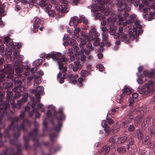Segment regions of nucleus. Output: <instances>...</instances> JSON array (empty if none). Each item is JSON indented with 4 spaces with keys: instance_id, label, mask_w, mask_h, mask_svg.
Segmentation results:
<instances>
[{
    "instance_id": "f257e3e1",
    "label": "nucleus",
    "mask_w": 155,
    "mask_h": 155,
    "mask_svg": "<svg viewBox=\"0 0 155 155\" xmlns=\"http://www.w3.org/2000/svg\"><path fill=\"white\" fill-rule=\"evenodd\" d=\"M25 116L24 112H21L18 117H13L11 119V125L5 130L2 135L0 133V148L3 145L4 141H5L7 139H10V135L9 133L10 130H12L14 131V137L15 138H17L20 136V130H22L24 131H27L25 127V125L30 126L32 123L28 119L23 120L20 125L19 126L17 123L23 119ZM2 124L1 122L0 121V125ZM1 127H0V128Z\"/></svg>"
},
{
    "instance_id": "f03ea898",
    "label": "nucleus",
    "mask_w": 155,
    "mask_h": 155,
    "mask_svg": "<svg viewBox=\"0 0 155 155\" xmlns=\"http://www.w3.org/2000/svg\"><path fill=\"white\" fill-rule=\"evenodd\" d=\"M6 101L0 104V121H1V118L4 117L6 113V110L9 108L10 103L13 107L15 106V103L14 100L15 99L13 96V94L11 91L8 90L6 91Z\"/></svg>"
},
{
    "instance_id": "7ed1b4c3",
    "label": "nucleus",
    "mask_w": 155,
    "mask_h": 155,
    "mask_svg": "<svg viewBox=\"0 0 155 155\" xmlns=\"http://www.w3.org/2000/svg\"><path fill=\"white\" fill-rule=\"evenodd\" d=\"M54 115L57 120V124L54 123L53 120L51 121V124L53 126V130L59 132L62 127V121L64 120L65 119V116L63 112V109L60 108L58 112L54 110Z\"/></svg>"
},
{
    "instance_id": "20e7f679",
    "label": "nucleus",
    "mask_w": 155,
    "mask_h": 155,
    "mask_svg": "<svg viewBox=\"0 0 155 155\" xmlns=\"http://www.w3.org/2000/svg\"><path fill=\"white\" fill-rule=\"evenodd\" d=\"M111 9H108L104 14L105 15H109L108 17L106 22V25H108L107 32L109 33L110 35H113L116 33V27L114 23L116 21V19L113 17L115 13L114 11H112Z\"/></svg>"
},
{
    "instance_id": "39448f33",
    "label": "nucleus",
    "mask_w": 155,
    "mask_h": 155,
    "mask_svg": "<svg viewBox=\"0 0 155 155\" xmlns=\"http://www.w3.org/2000/svg\"><path fill=\"white\" fill-rule=\"evenodd\" d=\"M38 130V128H36L34 130L31 131L30 133L28 134V137L24 136V140L25 143V147L26 149H28L30 148L28 143L29 140V138L30 137L33 138V140L34 142V147H37L40 146V143L36 137Z\"/></svg>"
},
{
    "instance_id": "423d86ee",
    "label": "nucleus",
    "mask_w": 155,
    "mask_h": 155,
    "mask_svg": "<svg viewBox=\"0 0 155 155\" xmlns=\"http://www.w3.org/2000/svg\"><path fill=\"white\" fill-rule=\"evenodd\" d=\"M130 24L132 23H134L136 25V28L133 29L134 31L139 32L140 33H142L143 30L142 29V26L140 25V22L139 20H137L136 16L135 15H132L129 17V20L127 21L126 23H124L123 25H127V23Z\"/></svg>"
},
{
    "instance_id": "0eeeda50",
    "label": "nucleus",
    "mask_w": 155,
    "mask_h": 155,
    "mask_svg": "<svg viewBox=\"0 0 155 155\" xmlns=\"http://www.w3.org/2000/svg\"><path fill=\"white\" fill-rule=\"evenodd\" d=\"M17 150L14 148L10 147L6 149L0 155H22L21 153V146L19 143H16Z\"/></svg>"
},
{
    "instance_id": "6e6552de",
    "label": "nucleus",
    "mask_w": 155,
    "mask_h": 155,
    "mask_svg": "<svg viewBox=\"0 0 155 155\" xmlns=\"http://www.w3.org/2000/svg\"><path fill=\"white\" fill-rule=\"evenodd\" d=\"M154 83L152 81H149L148 83L145 84V87L138 90L139 93L143 95H145L154 92L155 90L153 87Z\"/></svg>"
},
{
    "instance_id": "1a4fd4ad",
    "label": "nucleus",
    "mask_w": 155,
    "mask_h": 155,
    "mask_svg": "<svg viewBox=\"0 0 155 155\" xmlns=\"http://www.w3.org/2000/svg\"><path fill=\"white\" fill-rule=\"evenodd\" d=\"M128 35L124 33H122L120 34V38L121 41H124L125 43H130V40L133 41L135 38L139 37V35L137 33H134L133 31H130L128 32Z\"/></svg>"
},
{
    "instance_id": "9d476101",
    "label": "nucleus",
    "mask_w": 155,
    "mask_h": 155,
    "mask_svg": "<svg viewBox=\"0 0 155 155\" xmlns=\"http://www.w3.org/2000/svg\"><path fill=\"white\" fill-rule=\"evenodd\" d=\"M13 58L14 59L13 61V64H21L22 63L23 56L20 54L18 49H14L13 50Z\"/></svg>"
},
{
    "instance_id": "9b49d317",
    "label": "nucleus",
    "mask_w": 155,
    "mask_h": 155,
    "mask_svg": "<svg viewBox=\"0 0 155 155\" xmlns=\"http://www.w3.org/2000/svg\"><path fill=\"white\" fill-rule=\"evenodd\" d=\"M12 65L10 64H6L4 65L3 70L5 74L8 75L6 76L7 81H9L14 77V70L13 69Z\"/></svg>"
},
{
    "instance_id": "f8f14e48",
    "label": "nucleus",
    "mask_w": 155,
    "mask_h": 155,
    "mask_svg": "<svg viewBox=\"0 0 155 155\" xmlns=\"http://www.w3.org/2000/svg\"><path fill=\"white\" fill-rule=\"evenodd\" d=\"M43 23V22L40 18H35L33 24V32L34 33L36 32L38 30L39 27L42 25Z\"/></svg>"
},
{
    "instance_id": "ddd939ff",
    "label": "nucleus",
    "mask_w": 155,
    "mask_h": 155,
    "mask_svg": "<svg viewBox=\"0 0 155 155\" xmlns=\"http://www.w3.org/2000/svg\"><path fill=\"white\" fill-rule=\"evenodd\" d=\"M117 9L119 11H123L125 9L126 12H129L130 10V8L127 7L126 4L122 2V0H119L117 2Z\"/></svg>"
},
{
    "instance_id": "4468645a",
    "label": "nucleus",
    "mask_w": 155,
    "mask_h": 155,
    "mask_svg": "<svg viewBox=\"0 0 155 155\" xmlns=\"http://www.w3.org/2000/svg\"><path fill=\"white\" fill-rule=\"evenodd\" d=\"M4 40L6 45L9 47L8 48L10 49L15 47V45H17L16 43H15V45H14L12 40L9 38L8 35L5 37Z\"/></svg>"
},
{
    "instance_id": "2eb2a0df",
    "label": "nucleus",
    "mask_w": 155,
    "mask_h": 155,
    "mask_svg": "<svg viewBox=\"0 0 155 155\" xmlns=\"http://www.w3.org/2000/svg\"><path fill=\"white\" fill-rule=\"evenodd\" d=\"M66 61V59H64L63 57L61 58L60 61H59L58 62V65L59 66V68L60 70L62 69V71L64 73H65L67 70V68L64 66L63 63L64 62Z\"/></svg>"
},
{
    "instance_id": "dca6fc26",
    "label": "nucleus",
    "mask_w": 155,
    "mask_h": 155,
    "mask_svg": "<svg viewBox=\"0 0 155 155\" xmlns=\"http://www.w3.org/2000/svg\"><path fill=\"white\" fill-rule=\"evenodd\" d=\"M132 93V89L129 87H126L122 90V96L126 98Z\"/></svg>"
},
{
    "instance_id": "f3484780",
    "label": "nucleus",
    "mask_w": 155,
    "mask_h": 155,
    "mask_svg": "<svg viewBox=\"0 0 155 155\" xmlns=\"http://www.w3.org/2000/svg\"><path fill=\"white\" fill-rule=\"evenodd\" d=\"M81 21L78 20V17L77 16H74L71 18L70 21L69 25L71 26H74L75 28L77 26L78 23L81 22Z\"/></svg>"
},
{
    "instance_id": "a211bd4d",
    "label": "nucleus",
    "mask_w": 155,
    "mask_h": 155,
    "mask_svg": "<svg viewBox=\"0 0 155 155\" xmlns=\"http://www.w3.org/2000/svg\"><path fill=\"white\" fill-rule=\"evenodd\" d=\"M10 79L12 80V82L15 83V87L14 88H18L21 87H23V86H21L22 82L20 80H19L18 78H13V77Z\"/></svg>"
},
{
    "instance_id": "6ab92c4d",
    "label": "nucleus",
    "mask_w": 155,
    "mask_h": 155,
    "mask_svg": "<svg viewBox=\"0 0 155 155\" xmlns=\"http://www.w3.org/2000/svg\"><path fill=\"white\" fill-rule=\"evenodd\" d=\"M15 93V97H19L21 95L20 93L24 91V87H21L18 88H14L12 90Z\"/></svg>"
},
{
    "instance_id": "aec40b11",
    "label": "nucleus",
    "mask_w": 155,
    "mask_h": 155,
    "mask_svg": "<svg viewBox=\"0 0 155 155\" xmlns=\"http://www.w3.org/2000/svg\"><path fill=\"white\" fill-rule=\"evenodd\" d=\"M44 74V73L41 70L37 72V75L34 76V78L35 79V81H37L36 83L38 84H40L41 82V77Z\"/></svg>"
},
{
    "instance_id": "412c9836",
    "label": "nucleus",
    "mask_w": 155,
    "mask_h": 155,
    "mask_svg": "<svg viewBox=\"0 0 155 155\" xmlns=\"http://www.w3.org/2000/svg\"><path fill=\"white\" fill-rule=\"evenodd\" d=\"M150 120L151 117L150 116H148L145 117L141 124L142 128L144 129L147 127L150 122Z\"/></svg>"
},
{
    "instance_id": "4be33fe9",
    "label": "nucleus",
    "mask_w": 155,
    "mask_h": 155,
    "mask_svg": "<svg viewBox=\"0 0 155 155\" xmlns=\"http://www.w3.org/2000/svg\"><path fill=\"white\" fill-rule=\"evenodd\" d=\"M37 81H35L34 84V87L36 89L37 93H40L43 94L44 88L43 86H39L38 85L40 84L37 83Z\"/></svg>"
},
{
    "instance_id": "5701e85b",
    "label": "nucleus",
    "mask_w": 155,
    "mask_h": 155,
    "mask_svg": "<svg viewBox=\"0 0 155 155\" xmlns=\"http://www.w3.org/2000/svg\"><path fill=\"white\" fill-rule=\"evenodd\" d=\"M13 67L17 73H20L23 70V66L21 64H13Z\"/></svg>"
},
{
    "instance_id": "b1692460",
    "label": "nucleus",
    "mask_w": 155,
    "mask_h": 155,
    "mask_svg": "<svg viewBox=\"0 0 155 155\" xmlns=\"http://www.w3.org/2000/svg\"><path fill=\"white\" fill-rule=\"evenodd\" d=\"M64 57L65 58V56L64 55H62V54L60 52H54V60L57 61L58 64V62L59 61H60L61 58Z\"/></svg>"
},
{
    "instance_id": "393cba45",
    "label": "nucleus",
    "mask_w": 155,
    "mask_h": 155,
    "mask_svg": "<svg viewBox=\"0 0 155 155\" xmlns=\"http://www.w3.org/2000/svg\"><path fill=\"white\" fill-rule=\"evenodd\" d=\"M13 84L12 83L6 82L3 83L2 84L1 87H2L4 89H6L7 90H8L9 91H10L9 90H10V89H11L13 87ZM0 89L1 90L0 87Z\"/></svg>"
},
{
    "instance_id": "a878e982",
    "label": "nucleus",
    "mask_w": 155,
    "mask_h": 155,
    "mask_svg": "<svg viewBox=\"0 0 155 155\" xmlns=\"http://www.w3.org/2000/svg\"><path fill=\"white\" fill-rule=\"evenodd\" d=\"M86 79L85 78H82L80 77L78 78V81L75 80H73V81H69L70 83H71V82H72L73 83H77L78 82L79 83V87H81L83 86L82 82L84 81Z\"/></svg>"
},
{
    "instance_id": "bb28decb",
    "label": "nucleus",
    "mask_w": 155,
    "mask_h": 155,
    "mask_svg": "<svg viewBox=\"0 0 155 155\" xmlns=\"http://www.w3.org/2000/svg\"><path fill=\"white\" fill-rule=\"evenodd\" d=\"M67 4L66 3H63L61 5V12L62 13H66L69 10L68 8Z\"/></svg>"
},
{
    "instance_id": "cd10ccee",
    "label": "nucleus",
    "mask_w": 155,
    "mask_h": 155,
    "mask_svg": "<svg viewBox=\"0 0 155 155\" xmlns=\"http://www.w3.org/2000/svg\"><path fill=\"white\" fill-rule=\"evenodd\" d=\"M107 122L106 120H103L101 123V126L105 128L104 130L106 132H108L110 130V128L109 127L107 126Z\"/></svg>"
},
{
    "instance_id": "c85d7f7f",
    "label": "nucleus",
    "mask_w": 155,
    "mask_h": 155,
    "mask_svg": "<svg viewBox=\"0 0 155 155\" xmlns=\"http://www.w3.org/2000/svg\"><path fill=\"white\" fill-rule=\"evenodd\" d=\"M0 52L2 55H5L7 54L10 55L12 54V53L10 51V49L8 48L5 49V48L1 50Z\"/></svg>"
},
{
    "instance_id": "c756f323",
    "label": "nucleus",
    "mask_w": 155,
    "mask_h": 155,
    "mask_svg": "<svg viewBox=\"0 0 155 155\" xmlns=\"http://www.w3.org/2000/svg\"><path fill=\"white\" fill-rule=\"evenodd\" d=\"M110 150V148L107 146H104L101 148V150L99 151L100 153H103L104 154H106Z\"/></svg>"
},
{
    "instance_id": "7c9ffc66",
    "label": "nucleus",
    "mask_w": 155,
    "mask_h": 155,
    "mask_svg": "<svg viewBox=\"0 0 155 155\" xmlns=\"http://www.w3.org/2000/svg\"><path fill=\"white\" fill-rule=\"evenodd\" d=\"M89 34L90 35H94L95 37H97L99 35L96 32V29L94 27H92L91 29L89 32Z\"/></svg>"
},
{
    "instance_id": "2f4dec72",
    "label": "nucleus",
    "mask_w": 155,
    "mask_h": 155,
    "mask_svg": "<svg viewBox=\"0 0 155 155\" xmlns=\"http://www.w3.org/2000/svg\"><path fill=\"white\" fill-rule=\"evenodd\" d=\"M117 152L123 154L125 153L126 152V150L125 146L120 147L117 149Z\"/></svg>"
},
{
    "instance_id": "473e14b6",
    "label": "nucleus",
    "mask_w": 155,
    "mask_h": 155,
    "mask_svg": "<svg viewBox=\"0 0 155 155\" xmlns=\"http://www.w3.org/2000/svg\"><path fill=\"white\" fill-rule=\"evenodd\" d=\"M124 98H126L124 97H123L122 94L121 95H117L116 97V101L117 102L121 104L123 102V99Z\"/></svg>"
},
{
    "instance_id": "72a5a7b5",
    "label": "nucleus",
    "mask_w": 155,
    "mask_h": 155,
    "mask_svg": "<svg viewBox=\"0 0 155 155\" xmlns=\"http://www.w3.org/2000/svg\"><path fill=\"white\" fill-rule=\"evenodd\" d=\"M127 140V137L125 136H123L119 137L118 140L119 142L121 144L123 143Z\"/></svg>"
},
{
    "instance_id": "f704fd0d",
    "label": "nucleus",
    "mask_w": 155,
    "mask_h": 155,
    "mask_svg": "<svg viewBox=\"0 0 155 155\" xmlns=\"http://www.w3.org/2000/svg\"><path fill=\"white\" fill-rule=\"evenodd\" d=\"M116 139V137L114 136L111 137L109 140V142L110 143H112V144L111 145V147L113 148H114L115 147V145L114 144V143L115 142Z\"/></svg>"
},
{
    "instance_id": "c9c22d12",
    "label": "nucleus",
    "mask_w": 155,
    "mask_h": 155,
    "mask_svg": "<svg viewBox=\"0 0 155 155\" xmlns=\"http://www.w3.org/2000/svg\"><path fill=\"white\" fill-rule=\"evenodd\" d=\"M129 15V14L127 13H124L123 15V16L120 15V14L118 15L119 16V19L121 21H124L126 19L127 17H128Z\"/></svg>"
},
{
    "instance_id": "e433bc0d",
    "label": "nucleus",
    "mask_w": 155,
    "mask_h": 155,
    "mask_svg": "<svg viewBox=\"0 0 155 155\" xmlns=\"http://www.w3.org/2000/svg\"><path fill=\"white\" fill-rule=\"evenodd\" d=\"M42 59H39L35 61L33 64V65L34 67L39 66L42 62Z\"/></svg>"
},
{
    "instance_id": "4c0bfd02",
    "label": "nucleus",
    "mask_w": 155,
    "mask_h": 155,
    "mask_svg": "<svg viewBox=\"0 0 155 155\" xmlns=\"http://www.w3.org/2000/svg\"><path fill=\"white\" fill-rule=\"evenodd\" d=\"M136 28V25H135V26L134 27L132 25H128L127 28V29H128V32H130V31H133V32L134 33V32H135V33H137L139 35V34H141V33H140L139 32H137L136 31H134L133 29L134 28Z\"/></svg>"
},
{
    "instance_id": "58836bf2",
    "label": "nucleus",
    "mask_w": 155,
    "mask_h": 155,
    "mask_svg": "<svg viewBox=\"0 0 155 155\" xmlns=\"http://www.w3.org/2000/svg\"><path fill=\"white\" fill-rule=\"evenodd\" d=\"M68 68L69 69H72L74 71L76 72L78 71L79 68L74 66L73 63H71L69 65Z\"/></svg>"
},
{
    "instance_id": "ea45409f",
    "label": "nucleus",
    "mask_w": 155,
    "mask_h": 155,
    "mask_svg": "<svg viewBox=\"0 0 155 155\" xmlns=\"http://www.w3.org/2000/svg\"><path fill=\"white\" fill-rule=\"evenodd\" d=\"M148 130L150 134L153 135V137L155 138V128H154L153 127H151L148 128Z\"/></svg>"
},
{
    "instance_id": "a19ab883",
    "label": "nucleus",
    "mask_w": 155,
    "mask_h": 155,
    "mask_svg": "<svg viewBox=\"0 0 155 155\" xmlns=\"http://www.w3.org/2000/svg\"><path fill=\"white\" fill-rule=\"evenodd\" d=\"M138 137L139 140H142L143 136V131L141 130H138L137 132Z\"/></svg>"
},
{
    "instance_id": "79ce46f5",
    "label": "nucleus",
    "mask_w": 155,
    "mask_h": 155,
    "mask_svg": "<svg viewBox=\"0 0 155 155\" xmlns=\"http://www.w3.org/2000/svg\"><path fill=\"white\" fill-rule=\"evenodd\" d=\"M54 52L53 51H52L50 53L48 54L45 57V58H47L48 59L51 58H52L54 60Z\"/></svg>"
},
{
    "instance_id": "37998d69",
    "label": "nucleus",
    "mask_w": 155,
    "mask_h": 155,
    "mask_svg": "<svg viewBox=\"0 0 155 155\" xmlns=\"http://www.w3.org/2000/svg\"><path fill=\"white\" fill-rule=\"evenodd\" d=\"M5 74L4 72L0 73V82H2L5 80L6 78Z\"/></svg>"
},
{
    "instance_id": "c03bdc74",
    "label": "nucleus",
    "mask_w": 155,
    "mask_h": 155,
    "mask_svg": "<svg viewBox=\"0 0 155 155\" xmlns=\"http://www.w3.org/2000/svg\"><path fill=\"white\" fill-rule=\"evenodd\" d=\"M127 144L132 146L134 145V140L133 138L130 137L128 139L127 138Z\"/></svg>"
},
{
    "instance_id": "a18cd8bd",
    "label": "nucleus",
    "mask_w": 155,
    "mask_h": 155,
    "mask_svg": "<svg viewBox=\"0 0 155 155\" xmlns=\"http://www.w3.org/2000/svg\"><path fill=\"white\" fill-rule=\"evenodd\" d=\"M108 32H104L102 33V38L103 41H106L108 39Z\"/></svg>"
},
{
    "instance_id": "49530a36",
    "label": "nucleus",
    "mask_w": 155,
    "mask_h": 155,
    "mask_svg": "<svg viewBox=\"0 0 155 155\" xmlns=\"http://www.w3.org/2000/svg\"><path fill=\"white\" fill-rule=\"evenodd\" d=\"M143 70V67L142 66H140L138 68V71L137 73V77L141 76L142 75H144L142 73L141 74V73Z\"/></svg>"
},
{
    "instance_id": "de8ad7c7",
    "label": "nucleus",
    "mask_w": 155,
    "mask_h": 155,
    "mask_svg": "<svg viewBox=\"0 0 155 155\" xmlns=\"http://www.w3.org/2000/svg\"><path fill=\"white\" fill-rule=\"evenodd\" d=\"M24 103L22 102V101L21 100H19L17 102V104L16 105L15 104V107H13L12 106V107L13 108H14L15 107H16L18 109H20L21 107V105H22Z\"/></svg>"
},
{
    "instance_id": "09e8293b",
    "label": "nucleus",
    "mask_w": 155,
    "mask_h": 155,
    "mask_svg": "<svg viewBox=\"0 0 155 155\" xmlns=\"http://www.w3.org/2000/svg\"><path fill=\"white\" fill-rule=\"evenodd\" d=\"M51 8V5L50 4H46L45 5H44V6L43 7V8L45 11L48 12V11L50 10V9Z\"/></svg>"
},
{
    "instance_id": "8fccbe9b",
    "label": "nucleus",
    "mask_w": 155,
    "mask_h": 155,
    "mask_svg": "<svg viewBox=\"0 0 155 155\" xmlns=\"http://www.w3.org/2000/svg\"><path fill=\"white\" fill-rule=\"evenodd\" d=\"M49 16L51 17H54L56 15L55 11L53 10H50L48 12Z\"/></svg>"
},
{
    "instance_id": "3c124183",
    "label": "nucleus",
    "mask_w": 155,
    "mask_h": 155,
    "mask_svg": "<svg viewBox=\"0 0 155 155\" xmlns=\"http://www.w3.org/2000/svg\"><path fill=\"white\" fill-rule=\"evenodd\" d=\"M148 147L150 148H153L155 146L154 142L150 140L148 141L146 144Z\"/></svg>"
},
{
    "instance_id": "603ef678",
    "label": "nucleus",
    "mask_w": 155,
    "mask_h": 155,
    "mask_svg": "<svg viewBox=\"0 0 155 155\" xmlns=\"http://www.w3.org/2000/svg\"><path fill=\"white\" fill-rule=\"evenodd\" d=\"M142 117L141 116H138L134 119V121L135 124L140 123L142 119Z\"/></svg>"
},
{
    "instance_id": "864d4df0",
    "label": "nucleus",
    "mask_w": 155,
    "mask_h": 155,
    "mask_svg": "<svg viewBox=\"0 0 155 155\" xmlns=\"http://www.w3.org/2000/svg\"><path fill=\"white\" fill-rule=\"evenodd\" d=\"M87 41L86 40H81L80 43L79 45V47L81 48H84V45L87 43Z\"/></svg>"
},
{
    "instance_id": "5fc2aeb1",
    "label": "nucleus",
    "mask_w": 155,
    "mask_h": 155,
    "mask_svg": "<svg viewBox=\"0 0 155 155\" xmlns=\"http://www.w3.org/2000/svg\"><path fill=\"white\" fill-rule=\"evenodd\" d=\"M100 39L98 38H95L94 39V41L93 45L95 46H97L99 44Z\"/></svg>"
},
{
    "instance_id": "6e6d98bb",
    "label": "nucleus",
    "mask_w": 155,
    "mask_h": 155,
    "mask_svg": "<svg viewBox=\"0 0 155 155\" xmlns=\"http://www.w3.org/2000/svg\"><path fill=\"white\" fill-rule=\"evenodd\" d=\"M86 47L87 49H90L91 50H93L94 49V47L91 43H88L86 45Z\"/></svg>"
},
{
    "instance_id": "4d7b16f0",
    "label": "nucleus",
    "mask_w": 155,
    "mask_h": 155,
    "mask_svg": "<svg viewBox=\"0 0 155 155\" xmlns=\"http://www.w3.org/2000/svg\"><path fill=\"white\" fill-rule=\"evenodd\" d=\"M138 78L137 79V82L139 84H142L143 82V81L142 79V78H143V75H142L141 76L138 77Z\"/></svg>"
},
{
    "instance_id": "13d9d810",
    "label": "nucleus",
    "mask_w": 155,
    "mask_h": 155,
    "mask_svg": "<svg viewBox=\"0 0 155 155\" xmlns=\"http://www.w3.org/2000/svg\"><path fill=\"white\" fill-rule=\"evenodd\" d=\"M68 42L69 45L71 46H74L76 44L75 40L74 39H70Z\"/></svg>"
},
{
    "instance_id": "bf43d9fd",
    "label": "nucleus",
    "mask_w": 155,
    "mask_h": 155,
    "mask_svg": "<svg viewBox=\"0 0 155 155\" xmlns=\"http://www.w3.org/2000/svg\"><path fill=\"white\" fill-rule=\"evenodd\" d=\"M5 95V92L1 91V89H0V101L2 102Z\"/></svg>"
},
{
    "instance_id": "052dcab7",
    "label": "nucleus",
    "mask_w": 155,
    "mask_h": 155,
    "mask_svg": "<svg viewBox=\"0 0 155 155\" xmlns=\"http://www.w3.org/2000/svg\"><path fill=\"white\" fill-rule=\"evenodd\" d=\"M142 139V142L144 144H146V143L149 141L150 140V139L149 137V136H147L145 138H143Z\"/></svg>"
},
{
    "instance_id": "680f3d73",
    "label": "nucleus",
    "mask_w": 155,
    "mask_h": 155,
    "mask_svg": "<svg viewBox=\"0 0 155 155\" xmlns=\"http://www.w3.org/2000/svg\"><path fill=\"white\" fill-rule=\"evenodd\" d=\"M73 50L72 48H69L68 49V52L67 53V54L68 55H71L73 54Z\"/></svg>"
},
{
    "instance_id": "e2e57ef3",
    "label": "nucleus",
    "mask_w": 155,
    "mask_h": 155,
    "mask_svg": "<svg viewBox=\"0 0 155 155\" xmlns=\"http://www.w3.org/2000/svg\"><path fill=\"white\" fill-rule=\"evenodd\" d=\"M135 129V127L133 124L130 125L128 127V130L129 132H133Z\"/></svg>"
},
{
    "instance_id": "0e129e2a",
    "label": "nucleus",
    "mask_w": 155,
    "mask_h": 155,
    "mask_svg": "<svg viewBox=\"0 0 155 155\" xmlns=\"http://www.w3.org/2000/svg\"><path fill=\"white\" fill-rule=\"evenodd\" d=\"M143 18L144 19H147L148 21H152L153 19L152 18H150V16L147 14H145L143 16Z\"/></svg>"
},
{
    "instance_id": "69168bd1",
    "label": "nucleus",
    "mask_w": 155,
    "mask_h": 155,
    "mask_svg": "<svg viewBox=\"0 0 155 155\" xmlns=\"http://www.w3.org/2000/svg\"><path fill=\"white\" fill-rule=\"evenodd\" d=\"M130 121L129 120H126L123 122L121 124L122 127H127L128 126V124Z\"/></svg>"
},
{
    "instance_id": "338daca9",
    "label": "nucleus",
    "mask_w": 155,
    "mask_h": 155,
    "mask_svg": "<svg viewBox=\"0 0 155 155\" xmlns=\"http://www.w3.org/2000/svg\"><path fill=\"white\" fill-rule=\"evenodd\" d=\"M56 137H57V134L55 133L50 135V140L52 141H54V139Z\"/></svg>"
},
{
    "instance_id": "774afa93",
    "label": "nucleus",
    "mask_w": 155,
    "mask_h": 155,
    "mask_svg": "<svg viewBox=\"0 0 155 155\" xmlns=\"http://www.w3.org/2000/svg\"><path fill=\"white\" fill-rule=\"evenodd\" d=\"M97 67L99 69V71H103V69L104 67L102 64H99L97 65Z\"/></svg>"
}]
</instances>
